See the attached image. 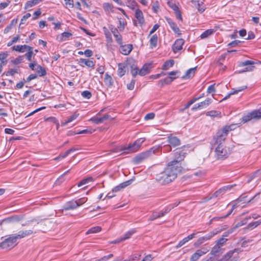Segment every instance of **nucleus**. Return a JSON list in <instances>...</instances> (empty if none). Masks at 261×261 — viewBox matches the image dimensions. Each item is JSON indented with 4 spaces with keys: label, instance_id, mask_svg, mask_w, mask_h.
Returning <instances> with one entry per match:
<instances>
[{
    "label": "nucleus",
    "instance_id": "nucleus-1",
    "mask_svg": "<svg viewBox=\"0 0 261 261\" xmlns=\"http://www.w3.org/2000/svg\"><path fill=\"white\" fill-rule=\"evenodd\" d=\"M183 168L181 166H175L169 163L164 169V185L169 184L174 180L177 174L182 172Z\"/></svg>",
    "mask_w": 261,
    "mask_h": 261
},
{
    "label": "nucleus",
    "instance_id": "nucleus-2",
    "mask_svg": "<svg viewBox=\"0 0 261 261\" xmlns=\"http://www.w3.org/2000/svg\"><path fill=\"white\" fill-rule=\"evenodd\" d=\"M233 125L225 126L219 130L214 137L215 145H222L227 136L228 133L233 129Z\"/></svg>",
    "mask_w": 261,
    "mask_h": 261
},
{
    "label": "nucleus",
    "instance_id": "nucleus-3",
    "mask_svg": "<svg viewBox=\"0 0 261 261\" xmlns=\"http://www.w3.org/2000/svg\"><path fill=\"white\" fill-rule=\"evenodd\" d=\"M159 149V148L152 147L148 150L139 153L133 158V162L135 164H139L152 154L156 152Z\"/></svg>",
    "mask_w": 261,
    "mask_h": 261
},
{
    "label": "nucleus",
    "instance_id": "nucleus-4",
    "mask_svg": "<svg viewBox=\"0 0 261 261\" xmlns=\"http://www.w3.org/2000/svg\"><path fill=\"white\" fill-rule=\"evenodd\" d=\"M144 138H139L135 141L133 144H130L127 147L122 146L120 149V151H123L124 152L130 153L135 152L138 150L142 144L145 141Z\"/></svg>",
    "mask_w": 261,
    "mask_h": 261
},
{
    "label": "nucleus",
    "instance_id": "nucleus-5",
    "mask_svg": "<svg viewBox=\"0 0 261 261\" xmlns=\"http://www.w3.org/2000/svg\"><path fill=\"white\" fill-rule=\"evenodd\" d=\"M186 154L182 148H176L174 151V160L170 162V164L175 166H180L179 163L184 160Z\"/></svg>",
    "mask_w": 261,
    "mask_h": 261
},
{
    "label": "nucleus",
    "instance_id": "nucleus-6",
    "mask_svg": "<svg viewBox=\"0 0 261 261\" xmlns=\"http://www.w3.org/2000/svg\"><path fill=\"white\" fill-rule=\"evenodd\" d=\"M17 244L13 238L12 235L5 239L1 243H0V249L9 250L13 248Z\"/></svg>",
    "mask_w": 261,
    "mask_h": 261
},
{
    "label": "nucleus",
    "instance_id": "nucleus-7",
    "mask_svg": "<svg viewBox=\"0 0 261 261\" xmlns=\"http://www.w3.org/2000/svg\"><path fill=\"white\" fill-rule=\"evenodd\" d=\"M216 156L219 160H223L226 158L229 152L226 147H224L222 145H217L215 149Z\"/></svg>",
    "mask_w": 261,
    "mask_h": 261
},
{
    "label": "nucleus",
    "instance_id": "nucleus-8",
    "mask_svg": "<svg viewBox=\"0 0 261 261\" xmlns=\"http://www.w3.org/2000/svg\"><path fill=\"white\" fill-rule=\"evenodd\" d=\"M168 142L169 143V146H164V151H169L171 146L176 147L180 144V140L175 136L171 134L168 136Z\"/></svg>",
    "mask_w": 261,
    "mask_h": 261
},
{
    "label": "nucleus",
    "instance_id": "nucleus-9",
    "mask_svg": "<svg viewBox=\"0 0 261 261\" xmlns=\"http://www.w3.org/2000/svg\"><path fill=\"white\" fill-rule=\"evenodd\" d=\"M180 71L178 70L168 72L164 73V75H167L164 77V84H169L171 83L174 80L179 77Z\"/></svg>",
    "mask_w": 261,
    "mask_h": 261
},
{
    "label": "nucleus",
    "instance_id": "nucleus-10",
    "mask_svg": "<svg viewBox=\"0 0 261 261\" xmlns=\"http://www.w3.org/2000/svg\"><path fill=\"white\" fill-rule=\"evenodd\" d=\"M255 64V62L251 60H246L244 62H242L240 64V66L244 67L247 66L242 70L239 71V73H243L247 71H252L254 68V65Z\"/></svg>",
    "mask_w": 261,
    "mask_h": 261
},
{
    "label": "nucleus",
    "instance_id": "nucleus-11",
    "mask_svg": "<svg viewBox=\"0 0 261 261\" xmlns=\"http://www.w3.org/2000/svg\"><path fill=\"white\" fill-rule=\"evenodd\" d=\"M208 249L206 247H203L198 249L190 257V261H197L201 256L206 254Z\"/></svg>",
    "mask_w": 261,
    "mask_h": 261
},
{
    "label": "nucleus",
    "instance_id": "nucleus-12",
    "mask_svg": "<svg viewBox=\"0 0 261 261\" xmlns=\"http://www.w3.org/2000/svg\"><path fill=\"white\" fill-rule=\"evenodd\" d=\"M110 29L111 30L112 33H113L114 37L115 38L116 41L119 44H122V39L121 35L119 33V31L118 30V29L116 28H115L113 25H111L109 27Z\"/></svg>",
    "mask_w": 261,
    "mask_h": 261
},
{
    "label": "nucleus",
    "instance_id": "nucleus-13",
    "mask_svg": "<svg viewBox=\"0 0 261 261\" xmlns=\"http://www.w3.org/2000/svg\"><path fill=\"white\" fill-rule=\"evenodd\" d=\"M185 41L182 39H177L172 45V50L174 53H176L179 50L182 49V45Z\"/></svg>",
    "mask_w": 261,
    "mask_h": 261
},
{
    "label": "nucleus",
    "instance_id": "nucleus-14",
    "mask_svg": "<svg viewBox=\"0 0 261 261\" xmlns=\"http://www.w3.org/2000/svg\"><path fill=\"white\" fill-rule=\"evenodd\" d=\"M78 207V205L75 200H72L67 202L63 206V210L65 211L74 210Z\"/></svg>",
    "mask_w": 261,
    "mask_h": 261
},
{
    "label": "nucleus",
    "instance_id": "nucleus-15",
    "mask_svg": "<svg viewBox=\"0 0 261 261\" xmlns=\"http://www.w3.org/2000/svg\"><path fill=\"white\" fill-rule=\"evenodd\" d=\"M200 232H198L197 233H193L191 234L190 235H189L188 237L184 238L182 240H181L178 244L176 246V248H178L181 246H182L184 244H185L186 243L189 242L190 240H192L194 238H195L196 234L199 233Z\"/></svg>",
    "mask_w": 261,
    "mask_h": 261
},
{
    "label": "nucleus",
    "instance_id": "nucleus-16",
    "mask_svg": "<svg viewBox=\"0 0 261 261\" xmlns=\"http://www.w3.org/2000/svg\"><path fill=\"white\" fill-rule=\"evenodd\" d=\"M120 45V52L124 55H128L133 49V45L130 44L124 45Z\"/></svg>",
    "mask_w": 261,
    "mask_h": 261
},
{
    "label": "nucleus",
    "instance_id": "nucleus-17",
    "mask_svg": "<svg viewBox=\"0 0 261 261\" xmlns=\"http://www.w3.org/2000/svg\"><path fill=\"white\" fill-rule=\"evenodd\" d=\"M259 224H261V220L249 223L247 226L243 228V230L245 232H246L248 230H253L255 228L257 227Z\"/></svg>",
    "mask_w": 261,
    "mask_h": 261
},
{
    "label": "nucleus",
    "instance_id": "nucleus-18",
    "mask_svg": "<svg viewBox=\"0 0 261 261\" xmlns=\"http://www.w3.org/2000/svg\"><path fill=\"white\" fill-rule=\"evenodd\" d=\"M151 68V65L150 63L145 64L142 68L139 70V74L143 76L148 73Z\"/></svg>",
    "mask_w": 261,
    "mask_h": 261
},
{
    "label": "nucleus",
    "instance_id": "nucleus-19",
    "mask_svg": "<svg viewBox=\"0 0 261 261\" xmlns=\"http://www.w3.org/2000/svg\"><path fill=\"white\" fill-rule=\"evenodd\" d=\"M29 49H31V46L27 45H18L12 47V49L20 53H24Z\"/></svg>",
    "mask_w": 261,
    "mask_h": 261
},
{
    "label": "nucleus",
    "instance_id": "nucleus-20",
    "mask_svg": "<svg viewBox=\"0 0 261 261\" xmlns=\"http://www.w3.org/2000/svg\"><path fill=\"white\" fill-rule=\"evenodd\" d=\"M166 20L169 23L170 28L172 29V30L174 32L175 34H177L178 35H180V30L179 28L177 27L175 23L170 18H166Z\"/></svg>",
    "mask_w": 261,
    "mask_h": 261
},
{
    "label": "nucleus",
    "instance_id": "nucleus-21",
    "mask_svg": "<svg viewBox=\"0 0 261 261\" xmlns=\"http://www.w3.org/2000/svg\"><path fill=\"white\" fill-rule=\"evenodd\" d=\"M109 118L110 115L108 114H106L103 117L100 118L92 117L90 119V121L94 122L95 124H99L107 120Z\"/></svg>",
    "mask_w": 261,
    "mask_h": 261
},
{
    "label": "nucleus",
    "instance_id": "nucleus-22",
    "mask_svg": "<svg viewBox=\"0 0 261 261\" xmlns=\"http://www.w3.org/2000/svg\"><path fill=\"white\" fill-rule=\"evenodd\" d=\"M79 149L77 148H75V147L71 148L70 149H68V150H67L64 153L60 154L54 160H59L60 159L65 158V157H66L68 155H69L71 152H74L76 150H78Z\"/></svg>",
    "mask_w": 261,
    "mask_h": 261
},
{
    "label": "nucleus",
    "instance_id": "nucleus-23",
    "mask_svg": "<svg viewBox=\"0 0 261 261\" xmlns=\"http://www.w3.org/2000/svg\"><path fill=\"white\" fill-rule=\"evenodd\" d=\"M135 17L138 21L139 24L142 25L144 22V19L143 15L142 12L139 9H137L135 11Z\"/></svg>",
    "mask_w": 261,
    "mask_h": 261
},
{
    "label": "nucleus",
    "instance_id": "nucleus-24",
    "mask_svg": "<svg viewBox=\"0 0 261 261\" xmlns=\"http://www.w3.org/2000/svg\"><path fill=\"white\" fill-rule=\"evenodd\" d=\"M79 63L82 66H83V65L84 64L88 67H94L95 65L94 63L92 61L83 58L80 59Z\"/></svg>",
    "mask_w": 261,
    "mask_h": 261
},
{
    "label": "nucleus",
    "instance_id": "nucleus-25",
    "mask_svg": "<svg viewBox=\"0 0 261 261\" xmlns=\"http://www.w3.org/2000/svg\"><path fill=\"white\" fill-rule=\"evenodd\" d=\"M118 71H117L118 75L120 77H122L125 73L126 66L124 63H119V64H118Z\"/></svg>",
    "mask_w": 261,
    "mask_h": 261
},
{
    "label": "nucleus",
    "instance_id": "nucleus-26",
    "mask_svg": "<svg viewBox=\"0 0 261 261\" xmlns=\"http://www.w3.org/2000/svg\"><path fill=\"white\" fill-rule=\"evenodd\" d=\"M252 119L259 120L261 118V108L250 113Z\"/></svg>",
    "mask_w": 261,
    "mask_h": 261
},
{
    "label": "nucleus",
    "instance_id": "nucleus-27",
    "mask_svg": "<svg viewBox=\"0 0 261 261\" xmlns=\"http://www.w3.org/2000/svg\"><path fill=\"white\" fill-rule=\"evenodd\" d=\"M246 88H247V86H242L241 87L238 88L237 89H236L235 90L233 89L232 91L230 93H229L227 96H226L223 99V100L227 99V98H228L230 97V95L235 94H237L239 92L242 91L246 89Z\"/></svg>",
    "mask_w": 261,
    "mask_h": 261
},
{
    "label": "nucleus",
    "instance_id": "nucleus-28",
    "mask_svg": "<svg viewBox=\"0 0 261 261\" xmlns=\"http://www.w3.org/2000/svg\"><path fill=\"white\" fill-rule=\"evenodd\" d=\"M167 4L168 6L174 11V12L177 11V10H179V8L175 0H168Z\"/></svg>",
    "mask_w": 261,
    "mask_h": 261
},
{
    "label": "nucleus",
    "instance_id": "nucleus-29",
    "mask_svg": "<svg viewBox=\"0 0 261 261\" xmlns=\"http://www.w3.org/2000/svg\"><path fill=\"white\" fill-rule=\"evenodd\" d=\"M71 36L72 34L70 33L65 32L62 33L61 36L58 37V39H59V41L62 42L68 40L69 38Z\"/></svg>",
    "mask_w": 261,
    "mask_h": 261
},
{
    "label": "nucleus",
    "instance_id": "nucleus-30",
    "mask_svg": "<svg viewBox=\"0 0 261 261\" xmlns=\"http://www.w3.org/2000/svg\"><path fill=\"white\" fill-rule=\"evenodd\" d=\"M104 82L105 84L109 87L112 86L113 84V81L112 77L108 73L105 74Z\"/></svg>",
    "mask_w": 261,
    "mask_h": 261
},
{
    "label": "nucleus",
    "instance_id": "nucleus-31",
    "mask_svg": "<svg viewBox=\"0 0 261 261\" xmlns=\"http://www.w3.org/2000/svg\"><path fill=\"white\" fill-rule=\"evenodd\" d=\"M150 47L151 48L156 47L158 43V36L156 34L152 35L149 40Z\"/></svg>",
    "mask_w": 261,
    "mask_h": 261
},
{
    "label": "nucleus",
    "instance_id": "nucleus-32",
    "mask_svg": "<svg viewBox=\"0 0 261 261\" xmlns=\"http://www.w3.org/2000/svg\"><path fill=\"white\" fill-rule=\"evenodd\" d=\"M215 32L214 29H208L203 32L200 35L201 39H204L212 35Z\"/></svg>",
    "mask_w": 261,
    "mask_h": 261
},
{
    "label": "nucleus",
    "instance_id": "nucleus-33",
    "mask_svg": "<svg viewBox=\"0 0 261 261\" xmlns=\"http://www.w3.org/2000/svg\"><path fill=\"white\" fill-rule=\"evenodd\" d=\"M33 47H31V49H29L27 51L28 52L24 55L26 59L29 61H31L32 60V58L33 56L35 55V53L33 50Z\"/></svg>",
    "mask_w": 261,
    "mask_h": 261
},
{
    "label": "nucleus",
    "instance_id": "nucleus-34",
    "mask_svg": "<svg viewBox=\"0 0 261 261\" xmlns=\"http://www.w3.org/2000/svg\"><path fill=\"white\" fill-rule=\"evenodd\" d=\"M174 60L170 59L164 62V70H168L172 67L174 64Z\"/></svg>",
    "mask_w": 261,
    "mask_h": 261
},
{
    "label": "nucleus",
    "instance_id": "nucleus-35",
    "mask_svg": "<svg viewBox=\"0 0 261 261\" xmlns=\"http://www.w3.org/2000/svg\"><path fill=\"white\" fill-rule=\"evenodd\" d=\"M136 232V230L135 229H132L127 232H126L123 236H122L121 238L123 241L127 240L129 239L131 236L134 234Z\"/></svg>",
    "mask_w": 261,
    "mask_h": 261
},
{
    "label": "nucleus",
    "instance_id": "nucleus-36",
    "mask_svg": "<svg viewBox=\"0 0 261 261\" xmlns=\"http://www.w3.org/2000/svg\"><path fill=\"white\" fill-rule=\"evenodd\" d=\"M251 219V217H247L246 218H245L244 219H243V220L241 221L240 222L237 223L236 225L234 226V227L232 228V229H236V228H238L245 224H246L247 222H248V220L250 219Z\"/></svg>",
    "mask_w": 261,
    "mask_h": 261
},
{
    "label": "nucleus",
    "instance_id": "nucleus-37",
    "mask_svg": "<svg viewBox=\"0 0 261 261\" xmlns=\"http://www.w3.org/2000/svg\"><path fill=\"white\" fill-rule=\"evenodd\" d=\"M196 69V67H194V68H192L188 69L186 71L185 75H184V76H182L181 77V79H187V78H189L191 76V73H192L193 75L194 74Z\"/></svg>",
    "mask_w": 261,
    "mask_h": 261
},
{
    "label": "nucleus",
    "instance_id": "nucleus-38",
    "mask_svg": "<svg viewBox=\"0 0 261 261\" xmlns=\"http://www.w3.org/2000/svg\"><path fill=\"white\" fill-rule=\"evenodd\" d=\"M237 207V204H233L231 209L230 210V211L226 215L222 216L221 217H214L211 220L213 221L214 220H218V219H220L226 218V217H228L232 213L233 210L234 208H236Z\"/></svg>",
    "mask_w": 261,
    "mask_h": 261
},
{
    "label": "nucleus",
    "instance_id": "nucleus-39",
    "mask_svg": "<svg viewBox=\"0 0 261 261\" xmlns=\"http://www.w3.org/2000/svg\"><path fill=\"white\" fill-rule=\"evenodd\" d=\"M212 101V99L207 98L204 101L199 103V106H200L201 109L207 107Z\"/></svg>",
    "mask_w": 261,
    "mask_h": 261
},
{
    "label": "nucleus",
    "instance_id": "nucleus-40",
    "mask_svg": "<svg viewBox=\"0 0 261 261\" xmlns=\"http://www.w3.org/2000/svg\"><path fill=\"white\" fill-rule=\"evenodd\" d=\"M101 228L100 226H95L89 229L86 233V234L100 232Z\"/></svg>",
    "mask_w": 261,
    "mask_h": 261
},
{
    "label": "nucleus",
    "instance_id": "nucleus-41",
    "mask_svg": "<svg viewBox=\"0 0 261 261\" xmlns=\"http://www.w3.org/2000/svg\"><path fill=\"white\" fill-rule=\"evenodd\" d=\"M206 115L210 116L212 117H218L219 118H220L221 117V112L217 111H211L207 112L206 113Z\"/></svg>",
    "mask_w": 261,
    "mask_h": 261
},
{
    "label": "nucleus",
    "instance_id": "nucleus-42",
    "mask_svg": "<svg viewBox=\"0 0 261 261\" xmlns=\"http://www.w3.org/2000/svg\"><path fill=\"white\" fill-rule=\"evenodd\" d=\"M93 180V178L92 177H88L87 178H84L80 182H79L77 184V186L79 187L84 186L88 182L92 181Z\"/></svg>",
    "mask_w": 261,
    "mask_h": 261
},
{
    "label": "nucleus",
    "instance_id": "nucleus-43",
    "mask_svg": "<svg viewBox=\"0 0 261 261\" xmlns=\"http://www.w3.org/2000/svg\"><path fill=\"white\" fill-rule=\"evenodd\" d=\"M37 72L40 76H44L46 74V70L44 68L42 67L40 65L37 66Z\"/></svg>",
    "mask_w": 261,
    "mask_h": 261
},
{
    "label": "nucleus",
    "instance_id": "nucleus-44",
    "mask_svg": "<svg viewBox=\"0 0 261 261\" xmlns=\"http://www.w3.org/2000/svg\"><path fill=\"white\" fill-rule=\"evenodd\" d=\"M259 176H261V168L257 170L251 175L250 179L248 180V182H249L251 180H252L254 178L258 177Z\"/></svg>",
    "mask_w": 261,
    "mask_h": 261
},
{
    "label": "nucleus",
    "instance_id": "nucleus-45",
    "mask_svg": "<svg viewBox=\"0 0 261 261\" xmlns=\"http://www.w3.org/2000/svg\"><path fill=\"white\" fill-rule=\"evenodd\" d=\"M219 232L218 230H214L203 236L205 241L210 240L213 236L217 234Z\"/></svg>",
    "mask_w": 261,
    "mask_h": 261
},
{
    "label": "nucleus",
    "instance_id": "nucleus-46",
    "mask_svg": "<svg viewBox=\"0 0 261 261\" xmlns=\"http://www.w3.org/2000/svg\"><path fill=\"white\" fill-rule=\"evenodd\" d=\"M200 97H196L194 98L193 99L191 100L190 101H189L184 107V108L181 110L182 111H184L186 109H188L191 105L193 104L195 102L197 101L200 99Z\"/></svg>",
    "mask_w": 261,
    "mask_h": 261
},
{
    "label": "nucleus",
    "instance_id": "nucleus-47",
    "mask_svg": "<svg viewBox=\"0 0 261 261\" xmlns=\"http://www.w3.org/2000/svg\"><path fill=\"white\" fill-rule=\"evenodd\" d=\"M221 246L218 245V244H216L213 248L211 251V254L213 255H216L217 253H219L221 250Z\"/></svg>",
    "mask_w": 261,
    "mask_h": 261
},
{
    "label": "nucleus",
    "instance_id": "nucleus-48",
    "mask_svg": "<svg viewBox=\"0 0 261 261\" xmlns=\"http://www.w3.org/2000/svg\"><path fill=\"white\" fill-rule=\"evenodd\" d=\"M138 68L135 65H133L130 67V72L132 75L135 77L138 74Z\"/></svg>",
    "mask_w": 261,
    "mask_h": 261
},
{
    "label": "nucleus",
    "instance_id": "nucleus-49",
    "mask_svg": "<svg viewBox=\"0 0 261 261\" xmlns=\"http://www.w3.org/2000/svg\"><path fill=\"white\" fill-rule=\"evenodd\" d=\"M23 238L27 236H30L33 233V231L32 230H21L19 231Z\"/></svg>",
    "mask_w": 261,
    "mask_h": 261
},
{
    "label": "nucleus",
    "instance_id": "nucleus-50",
    "mask_svg": "<svg viewBox=\"0 0 261 261\" xmlns=\"http://www.w3.org/2000/svg\"><path fill=\"white\" fill-rule=\"evenodd\" d=\"M205 241H206L203 237H200L194 243V245L195 247H198Z\"/></svg>",
    "mask_w": 261,
    "mask_h": 261
},
{
    "label": "nucleus",
    "instance_id": "nucleus-51",
    "mask_svg": "<svg viewBox=\"0 0 261 261\" xmlns=\"http://www.w3.org/2000/svg\"><path fill=\"white\" fill-rule=\"evenodd\" d=\"M81 95L84 98L86 99H90L92 96L91 93L88 90L83 91Z\"/></svg>",
    "mask_w": 261,
    "mask_h": 261
},
{
    "label": "nucleus",
    "instance_id": "nucleus-52",
    "mask_svg": "<svg viewBox=\"0 0 261 261\" xmlns=\"http://www.w3.org/2000/svg\"><path fill=\"white\" fill-rule=\"evenodd\" d=\"M119 26L118 27V28L119 29V31L121 32L123 31L124 29V27L126 24V22L121 20V18H119Z\"/></svg>",
    "mask_w": 261,
    "mask_h": 261
},
{
    "label": "nucleus",
    "instance_id": "nucleus-53",
    "mask_svg": "<svg viewBox=\"0 0 261 261\" xmlns=\"http://www.w3.org/2000/svg\"><path fill=\"white\" fill-rule=\"evenodd\" d=\"M78 116H79V114H74L72 115V116H71L70 117H69L68 118L67 120H66L65 122V123H64L63 125H66L67 123L72 122L73 120H75L77 117Z\"/></svg>",
    "mask_w": 261,
    "mask_h": 261
},
{
    "label": "nucleus",
    "instance_id": "nucleus-54",
    "mask_svg": "<svg viewBox=\"0 0 261 261\" xmlns=\"http://www.w3.org/2000/svg\"><path fill=\"white\" fill-rule=\"evenodd\" d=\"M163 216V213L161 212L160 214L158 213L157 212H154L152 214V216L150 217L149 220L153 221L156 218L160 217L161 216Z\"/></svg>",
    "mask_w": 261,
    "mask_h": 261
},
{
    "label": "nucleus",
    "instance_id": "nucleus-55",
    "mask_svg": "<svg viewBox=\"0 0 261 261\" xmlns=\"http://www.w3.org/2000/svg\"><path fill=\"white\" fill-rule=\"evenodd\" d=\"M242 121L243 123L247 122L248 121L252 119L250 113H248L247 115L244 116L242 118Z\"/></svg>",
    "mask_w": 261,
    "mask_h": 261
},
{
    "label": "nucleus",
    "instance_id": "nucleus-56",
    "mask_svg": "<svg viewBox=\"0 0 261 261\" xmlns=\"http://www.w3.org/2000/svg\"><path fill=\"white\" fill-rule=\"evenodd\" d=\"M237 249H234L233 250H230L229 251V252H228L224 256V258L225 259H229L230 257H232L233 254L235 252H237Z\"/></svg>",
    "mask_w": 261,
    "mask_h": 261
},
{
    "label": "nucleus",
    "instance_id": "nucleus-57",
    "mask_svg": "<svg viewBox=\"0 0 261 261\" xmlns=\"http://www.w3.org/2000/svg\"><path fill=\"white\" fill-rule=\"evenodd\" d=\"M87 200V198H81L77 200H75V202H76V203L78 205V207L83 205L84 203H85Z\"/></svg>",
    "mask_w": 261,
    "mask_h": 261
},
{
    "label": "nucleus",
    "instance_id": "nucleus-58",
    "mask_svg": "<svg viewBox=\"0 0 261 261\" xmlns=\"http://www.w3.org/2000/svg\"><path fill=\"white\" fill-rule=\"evenodd\" d=\"M69 172V170H68L64 172L58 179L56 180V184H60L61 182H62L64 180V176L67 173Z\"/></svg>",
    "mask_w": 261,
    "mask_h": 261
},
{
    "label": "nucleus",
    "instance_id": "nucleus-59",
    "mask_svg": "<svg viewBox=\"0 0 261 261\" xmlns=\"http://www.w3.org/2000/svg\"><path fill=\"white\" fill-rule=\"evenodd\" d=\"M227 239L222 237L217 241L216 244L221 247L225 243V242L227 241Z\"/></svg>",
    "mask_w": 261,
    "mask_h": 261
},
{
    "label": "nucleus",
    "instance_id": "nucleus-60",
    "mask_svg": "<svg viewBox=\"0 0 261 261\" xmlns=\"http://www.w3.org/2000/svg\"><path fill=\"white\" fill-rule=\"evenodd\" d=\"M23 60V57L22 56H19L17 58L13 60H12V63L14 65H17L20 63L22 60Z\"/></svg>",
    "mask_w": 261,
    "mask_h": 261
},
{
    "label": "nucleus",
    "instance_id": "nucleus-61",
    "mask_svg": "<svg viewBox=\"0 0 261 261\" xmlns=\"http://www.w3.org/2000/svg\"><path fill=\"white\" fill-rule=\"evenodd\" d=\"M18 72V70L17 69H11L9 70H8L6 73V75L7 76H9V75H13L14 74Z\"/></svg>",
    "mask_w": 261,
    "mask_h": 261
},
{
    "label": "nucleus",
    "instance_id": "nucleus-62",
    "mask_svg": "<svg viewBox=\"0 0 261 261\" xmlns=\"http://www.w3.org/2000/svg\"><path fill=\"white\" fill-rule=\"evenodd\" d=\"M94 131V130H92L91 128H88L82 130H81L77 133H76L77 134H91Z\"/></svg>",
    "mask_w": 261,
    "mask_h": 261
},
{
    "label": "nucleus",
    "instance_id": "nucleus-63",
    "mask_svg": "<svg viewBox=\"0 0 261 261\" xmlns=\"http://www.w3.org/2000/svg\"><path fill=\"white\" fill-rule=\"evenodd\" d=\"M35 5L34 4V2L32 0H29L26 3H25V7H24V8L25 9H28L29 8H31L34 6H35Z\"/></svg>",
    "mask_w": 261,
    "mask_h": 261
},
{
    "label": "nucleus",
    "instance_id": "nucleus-64",
    "mask_svg": "<svg viewBox=\"0 0 261 261\" xmlns=\"http://www.w3.org/2000/svg\"><path fill=\"white\" fill-rule=\"evenodd\" d=\"M127 4H128V6L132 9H134L135 7L137 5V3L135 0H127Z\"/></svg>",
    "mask_w": 261,
    "mask_h": 261
}]
</instances>
